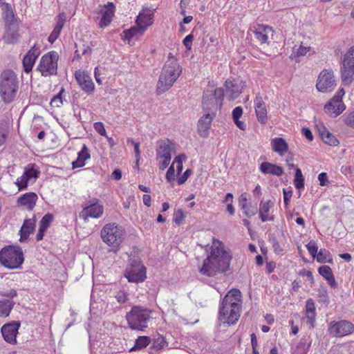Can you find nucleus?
Instances as JSON below:
<instances>
[{"mask_svg": "<svg viewBox=\"0 0 354 354\" xmlns=\"http://www.w3.org/2000/svg\"><path fill=\"white\" fill-rule=\"evenodd\" d=\"M37 198L36 194L28 192L19 197L17 202L21 205L26 206L28 209L32 210L35 206Z\"/></svg>", "mask_w": 354, "mask_h": 354, "instance_id": "nucleus-31", "label": "nucleus"}, {"mask_svg": "<svg viewBox=\"0 0 354 354\" xmlns=\"http://www.w3.org/2000/svg\"><path fill=\"white\" fill-rule=\"evenodd\" d=\"M152 18L151 14L143 11L140 12L136 19L137 26L140 28V34L142 35L147 28L151 25Z\"/></svg>", "mask_w": 354, "mask_h": 354, "instance_id": "nucleus-29", "label": "nucleus"}, {"mask_svg": "<svg viewBox=\"0 0 354 354\" xmlns=\"http://www.w3.org/2000/svg\"><path fill=\"white\" fill-rule=\"evenodd\" d=\"M24 261L22 249L19 246L8 245L0 251V263L9 269H17Z\"/></svg>", "mask_w": 354, "mask_h": 354, "instance_id": "nucleus-6", "label": "nucleus"}, {"mask_svg": "<svg viewBox=\"0 0 354 354\" xmlns=\"http://www.w3.org/2000/svg\"><path fill=\"white\" fill-rule=\"evenodd\" d=\"M39 171L35 168L33 164H28L26 167L24 172L21 176L17 178V185L19 190L24 189L27 187L28 181L32 178H38Z\"/></svg>", "mask_w": 354, "mask_h": 354, "instance_id": "nucleus-16", "label": "nucleus"}, {"mask_svg": "<svg viewBox=\"0 0 354 354\" xmlns=\"http://www.w3.org/2000/svg\"><path fill=\"white\" fill-rule=\"evenodd\" d=\"M294 184L295 188L297 189H301L304 187V178L301 169L299 168H297L295 171Z\"/></svg>", "mask_w": 354, "mask_h": 354, "instance_id": "nucleus-40", "label": "nucleus"}, {"mask_svg": "<svg viewBox=\"0 0 354 354\" xmlns=\"http://www.w3.org/2000/svg\"><path fill=\"white\" fill-rule=\"evenodd\" d=\"M315 258L321 263L332 261V259L330 257V252L326 249H320Z\"/></svg>", "mask_w": 354, "mask_h": 354, "instance_id": "nucleus-39", "label": "nucleus"}, {"mask_svg": "<svg viewBox=\"0 0 354 354\" xmlns=\"http://www.w3.org/2000/svg\"><path fill=\"white\" fill-rule=\"evenodd\" d=\"M247 199L245 197H243V195H241V208L244 210L243 211V213L244 214L248 217V218H250L252 217V216L255 215L256 213H257V209H250L248 205H247Z\"/></svg>", "mask_w": 354, "mask_h": 354, "instance_id": "nucleus-42", "label": "nucleus"}, {"mask_svg": "<svg viewBox=\"0 0 354 354\" xmlns=\"http://www.w3.org/2000/svg\"><path fill=\"white\" fill-rule=\"evenodd\" d=\"M128 142H131L133 145L134 151H135L136 157V159H137L136 160H137V162H138L139 161L140 158V149H139L140 144L138 142H136L132 139L129 140Z\"/></svg>", "mask_w": 354, "mask_h": 354, "instance_id": "nucleus-57", "label": "nucleus"}, {"mask_svg": "<svg viewBox=\"0 0 354 354\" xmlns=\"http://www.w3.org/2000/svg\"><path fill=\"white\" fill-rule=\"evenodd\" d=\"M124 277L129 282H142L146 278V268L139 259H131L125 270Z\"/></svg>", "mask_w": 354, "mask_h": 354, "instance_id": "nucleus-10", "label": "nucleus"}, {"mask_svg": "<svg viewBox=\"0 0 354 354\" xmlns=\"http://www.w3.org/2000/svg\"><path fill=\"white\" fill-rule=\"evenodd\" d=\"M104 212L103 206L98 203L97 199L89 202V204L83 207L80 213V217L84 220H87L88 217L98 218Z\"/></svg>", "mask_w": 354, "mask_h": 354, "instance_id": "nucleus-13", "label": "nucleus"}, {"mask_svg": "<svg viewBox=\"0 0 354 354\" xmlns=\"http://www.w3.org/2000/svg\"><path fill=\"white\" fill-rule=\"evenodd\" d=\"M254 34L257 40L261 44H268L269 38L273 36V29L269 26L257 24L254 27Z\"/></svg>", "mask_w": 354, "mask_h": 354, "instance_id": "nucleus-18", "label": "nucleus"}, {"mask_svg": "<svg viewBox=\"0 0 354 354\" xmlns=\"http://www.w3.org/2000/svg\"><path fill=\"white\" fill-rule=\"evenodd\" d=\"M224 90L221 88H207L203 96V107L205 110L213 111L220 109L222 106Z\"/></svg>", "mask_w": 354, "mask_h": 354, "instance_id": "nucleus-9", "label": "nucleus"}, {"mask_svg": "<svg viewBox=\"0 0 354 354\" xmlns=\"http://www.w3.org/2000/svg\"><path fill=\"white\" fill-rule=\"evenodd\" d=\"M65 21L66 15L64 12H62L57 17L55 26L62 29L64 26Z\"/></svg>", "mask_w": 354, "mask_h": 354, "instance_id": "nucleus-52", "label": "nucleus"}, {"mask_svg": "<svg viewBox=\"0 0 354 354\" xmlns=\"http://www.w3.org/2000/svg\"><path fill=\"white\" fill-rule=\"evenodd\" d=\"M53 215L50 214H47L42 217L41 220L39 222V225L48 229L50 224L53 221Z\"/></svg>", "mask_w": 354, "mask_h": 354, "instance_id": "nucleus-48", "label": "nucleus"}, {"mask_svg": "<svg viewBox=\"0 0 354 354\" xmlns=\"http://www.w3.org/2000/svg\"><path fill=\"white\" fill-rule=\"evenodd\" d=\"M193 39H194V35L192 34L188 35L183 39V43L187 49L190 50L192 48Z\"/></svg>", "mask_w": 354, "mask_h": 354, "instance_id": "nucleus-54", "label": "nucleus"}, {"mask_svg": "<svg viewBox=\"0 0 354 354\" xmlns=\"http://www.w3.org/2000/svg\"><path fill=\"white\" fill-rule=\"evenodd\" d=\"M46 230H47L46 228L39 225V230H38V232L36 236L37 241H41L43 239Z\"/></svg>", "mask_w": 354, "mask_h": 354, "instance_id": "nucleus-63", "label": "nucleus"}, {"mask_svg": "<svg viewBox=\"0 0 354 354\" xmlns=\"http://www.w3.org/2000/svg\"><path fill=\"white\" fill-rule=\"evenodd\" d=\"M117 301L121 304H125L128 301V294L124 291H119L115 296Z\"/></svg>", "mask_w": 354, "mask_h": 354, "instance_id": "nucleus-49", "label": "nucleus"}, {"mask_svg": "<svg viewBox=\"0 0 354 354\" xmlns=\"http://www.w3.org/2000/svg\"><path fill=\"white\" fill-rule=\"evenodd\" d=\"M172 149L173 144L171 143L170 141L167 140L162 142L157 149V158L171 157Z\"/></svg>", "mask_w": 354, "mask_h": 354, "instance_id": "nucleus-34", "label": "nucleus"}, {"mask_svg": "<svg viewBox=\"0 0 354 354\" xmlns=\"http://www.w3.org/2000/svg\"><path fill=\"white\" fill-rule=\"evenodd\" d=\"M174 173L175 169L174 167V163L169 167L167 173H166V179L168 182H171L174 180Z\"/></svg>", "mask_w": 354, "mask_h": 354, "instance_id": "nucleus-55", "label": "nucleus"}, {"mask_svg": "<svg viewBox=\"0 0 354 354\" xmlns=\"http://www.w3.org/2000/svg\"><path fill=\"white\" fill-rule=\"evenodd\" d=\"M35 227V219H26L19 231V241L21 243L26 241L28 239L30 234L33 232Z\"/></svg>", "mask_w": 354, "mask_h": 354, "instance_id": "nucleus-27", "label": "nucleus"}, {"mask_svg": "<svg viewBox=\"0 0 354 354\" xmlns=\"http://www.w3.org/2000/svg\"><path fill=\"white\" fill-rule=\"evenodd\" d=\"M94 129L100 135L102 136H106V132L104 126L102 122H95L94 124Z\"/></svg>", "mask_w": 354, "mask_h": 354, "instance_id": "nucleus-53", "label": "nucleus"}, {"mask_svg": "<svg viewBox=\"0 0 354 354\" xmlns=\"http://www.w3.org/2000/svg\"><path fill=\"white\" fill-rule=\"evenodd\" d=\"M39 54V47H37L36 44H34L23 59V66L26 73H29L32 71L34 64Z\"/></svg>", "mask_w": 354, "mask_h": 354, "instance_id": "nucleus-20", "label": "nucleus"}, {"mask_svg": "<svg viewBox=\"0 0 354 354\" xmlns=\"http://www.w3.org/2000/svg\"><path fill=\"white\" fill-rule=\"evenodd\" d=\"M167 345V344L165 340L164 337L161 336L156 338L153 342V347L157 349H161Z\"/></svg>", "mask_w": 354, "mask_h": 354, "instance_id": "nucleus-51", "label": "nucleus"}, {"mask_svg": "<svg viewBox=\"0 0 354 354\" xmlns=\"http://www.w3.org/2000/svg\"><path fill=\"white\" fill-rule=\"evenodd\" d=\"M317 129L320 138L326 144L331 146H337L339 144L336 137L330 133L324 125H317Z\"/></svg>", "mask_w": 354, "mask_h": 354, "instance_id": "nucleus-25", "label": "nucleus"}, {"mask_svg": "<svg viewBox=\"0 0 354 354\" xmlns=\"http://www.w3.org/2000/svg\"><path fill=\"white\" fill-rule=\"evenodd\" d=\"M64 92V88H62L59 93L55 95L50 100V105L53 107H60L63 104V100L62 97V93Z\"/></svg>", "mask_w": 354, "mask_h": 354, "instance_id": "nucleus-43", "label": "nucleus"}, {"mask_svg": "<svg viewBox=\"0 0 354 354\" xmlns=\"http://www.w3.org/2000/svg\"><path fill=\"white\" fill-rule=\"evenodd\" d=\"M318 271L319 274L326 280L333 274L331 268L328 266H322L319 267Z\"/></svg>", "mask_w": 354, "mask_h": 354, "instance_id": "nucleus-44", "label": "nucleus"}, {"mask_svg": "<svg viewBox=\"0 0 354 354\" xmlns=\"http://www.w3.org/2000/svg\"><path fill=\"white\" fill-rule=\"evenodd\" d=\"M122 39L124 40H130L136 35H140V28L138 26L132 27L130 29L125 30L122 33Z\"/></svg>", "mask_w": 354, "mask_h": 354, "instance_id": "nucleus-41", "label": "nucleus"}, {"mask_svg": "<svg viewBox=\"0 0 354 354\" xmlns=\"http://www.w3.org/2000/svg\"><path fill=\"white\" fill-rule=\"evenodd\" d=\"M241 292L236 288L230 290L223 297L219 308V319L229 325L234 324L240 317L242 304Z\"/></svg>", "mask_w": 354, "mask_h": 354, "instance_id": "nucleus-2", "label": "nucleus"}, {"mask_svg": "<svg viewBox=\"0 0 354 354\" xmlns=\"http://www.w3.org/2000/svg\"><path fill=\"white\" fill-rule=\"evenodd\" d=\"M336 84L333 71L324 69L318 76L316 88L319 92L328 93L335 89Z\"/></svg>", "mask_w": 354, "mask_h": 354, "instance_id": "nucleus-11", "label": "nucleus"}, {"mask_svg": "<svg viewBox=\"0 0 354 354\" xmlns=\"http://www.w3.org/2000/svg\"><path fill=\"white\" fill-rule=\"evenodd\" d=\"M59 55L55 51H50L44 55L37 66V71L43 77L56 75Z\"/></svg>", "mask_w": 354, "mask_h": 354, "instance_id": "nucleus-8", "label": "nucleus"}, {"mask_svg": "<svg viewBox=\"0 0 354 354\" xmlns=\"http://www.w3.org/2000/svg\"><path fill=\"white\" fill-rule=\"evenodd\" d=\"M316 308L314 301L312 299H308L306 302V313L305 319L307 324H309L310 328L314 327V323L316 318Z\"/></svg>", "mask_w": 354, "mask_h": 354, "instance_id": "nucleus-28", "label": "nucleus"}, {"mask_svg": "<svg viewBox=\"0 0 354 354\" xmlns=\"http://www.w3.org/2000/svg\"><path fill=\"white\" fill-rule=\"evenodd\" d=\"M274 206V203L271 201H268L267 202L263 203L261 201L259 205V217L262 222H266L268 220V212Z\"/></svg>", "mask_w": 354, "mask_h": 354, "instance_id": "nucleus-35", "label": "nucleus"}, {"mask_svg": "<svg viewBox=\"0 0 354 354\" xmlns=\"http://www.w3.org/2000/svg\"><path fill=\"white\" fill-rule=\"evenodd\" d=\"M19 34L18 30L9 28L3 35V40L6 44H15L18 41Z\"/></svg>", "mask_w": 354, "mask_h": 354, "instance_id": "nucleus-37", "label": "nucleus"}, {"mask_svg": "<svg viewBox=\"0 0 354 354\" xmlns=\"http://www.w3.org/2000/svg\"><path fill=\"white\" fill-rule=\"evenodd\" d=\"M17 291L15 289H11L7 292H0V295L12 299L17 296Z\"/></svg>", "mask_w": 354, "mask_h": 354, "instance_id": "nucleus-62", "label": "nucleus"}, {"mask_svg": "<svg viewBox=\"0 0 354 354\" xmlns=\"http://www.w3.org/2000/svg\"><path fill=\"white\" fill-rule=\"evenodd\" d=\"M124 235L122 227L115 223L105 225L101 230L102 241L109 246L118 247L122 242Z\"/></svg>", "mask_w": 354, "mask_h": 354, "instance_id": "nucleus-7", "label": "nucleus"}, {"mask_svg": "<svg viewBox=\"0 0 354 354\" xmlns=\"http://www.w3.org/2000/svg\"><path fill=\"white\" fill-rule=\"evenodd\" d=\"M254 104L257 120L262 124H266L268 120V111L263 97L259 93L256 95Z\"/></svg>", "mask_w": 354, "mask_h": 354, "instance_id": "nucleus-19", "label": "nucleus"}, {"mask_svg": "<svg viewBox=\"0 0 354 354\" xmlns=\"http://www.w3.org/2000/svg\"><path fill=\"white\" fill-rule=\"evenodd\" d=\"M185 215L183 211L180 209L176 211L174 214V222L176 225L179 226L184 220Z\"/></svg>", "mask_w": 354, "mask_h": 354, "instance_id": "nucleus-47", "label": "nucleus"}, {"mask_svg": "<svg viewBox=\"0 0 354 354\" xmlns=\"http://www.w3.org/2000/svg\"><path fill=\"white\" fill-rule=\"evenodd\" d=\"M245 86V83L241 80H227L225 83V95L230 100H234L240 95Z\"/></svg>", "mask_w": 354, "mask_h": 354, "instance_id": "nucleus-15", "label": "nucleus"}, {"mask_svg": "<svg viewBox=\"0 0 354 354\" xmlns=\"http://www.w3.org/2000/svg\"><path fill=\"white\" fill-rule=\"evenodd\" d=\"M151 310L140 306H134L127 313L126 319L132 330L144 331L151 320Z\"/></svg>", "mask_w": 354, "mask_h": 354, "instance_id": "nucleus-5", "label": "nucleus"}, {"mask_svg": "<svg viewBox=\"0 0 354 354\" xmlns=\"http://www.w3.org/2000/svg\"><path fill=\"white\" fill-rule=\"evenodd\" d=\"M75 77L81 88L87 94L94 91L95 86L91 77L84 71L78 70L75 73Z\"/></svg>", "mask_w": 354, "mask_h": 354, "instance_id": "nucleus-17", "label": "nucleus"}, {"mask_svg": "<svg viewBox=\"0 0 354 354\" xmlns=\"http://www.w3.org/2000/svg\"><path fill=\"white\" fill-rule=\"evenodd\" d=\"M151 342L150 337L148 336H140L136 339L134 346L130 349V351L140 350L147 347Z\"/></svg>", "mask_w": 354, "mask_h": 354, "instance_id": "nucleus-38", "label": "nucleus"}, {"mask_svg": "<svg viewBox=\"0 0 354 354\" xmlns=\"http://www.w3.org/2000/svg\"><path fill=\"white\" fill-rule=\"evenodd\" d=\"M77 158L72 162L73 168H79L85 165V161L90 158L87 147L84 145L81 151L77 153Z\"/></svg>", "mask_w": 354, "mask_h": 354, "instance_id": "nucleus-33", "label": "nucleus"}, {"mask_svg": "<svg viewBox=\"0 0 354 354\" xmlns=\"http://www.w3.org/2000/svg\"><path fill=\"white\" fill-rule=\"evenodd\" d=\"M345 124L354 129V111L350 113L344 120Z\"/></svg>", "mask_w": 354, "mask_h": 354, "instance_id": "nucleus-58", "label": "nucleus"}, {"mask_svg": "<svg viewBox=\"0 0 354 354\" xmlns=\"http://www.w3.org/2000/svg\"><path fill=\"white\" fill-rule=\"evenodd\" d=\"M20 327V322L13 321L3 325L1 332L4 340L10 344H15L17 343V335Z\"/></svg>", "mask_w": 354, "mask_h": 354, "instance_id": "nucleus-14", "label": "nucleus"}, {"mask_svg": "<svg viewBox=\"0 0 354 354\" xmlns=\"http://www.w3.org/2000/svg\"><path fill=\"white\" fill-rule=\"evenodd\" d=\"M328 330L333 336L342 337L354 332V324L344 319L333 321L329 324Z\"/></svg>", "mask_w": 354, "mask_h": 354, "instance_id": "nucleus-12", "label": "nucleus"}, {"mask_svg": "<svg viewBox=\"0 0 354 354\" xmlns=\"http://www.w3.org/2000/svg\"><path fill=\"white\" fill-rule=\"evenodd\" d=\"M341 75L342 83L344 85H350L354 80V62L343 60Z\"/></svg>", "mask_w": 354, "mask_h": 354, "instance_id": "nucleus-22", "label": "nucleus"}, {"mask_svg": "<svg viewBox=\"0 0 354 354\" xmlns=\"http://www.w3.org/2000/svg\"><path fill=\"white\" fill-rule=\"evenodd\" d=\"M243 114V109L241 106L234 108L232 111V118L234 121H237Z\"/></svg>", "mask_w": 354, "mask_h": 354, "instance_id": "nucleus-56", "label": "nucleus"}, {"mask_svg": "<svg viewBox=\"0 0 354 354\" xmlns=\"http://www.w3.org/2000/svg\"><path fill=\"white\" fill-rule=\"evenodd\" d=\"M102 17L99 23L100 28H104L110 24L114 15V7L113 3H109L100 11Z\"/></svg>", "mask_w": 354, "mask_h": 354, "instance_id": "nucleus-24", "label": "nucleus"}, {"mask_svg": "<svg viewBox=\"0 0 354 354\" xmlns=\"http://www.w3.org/2000/svg\"><path fill=\"white\" fill-rule=\"evenodd\" d=\"M183 160L186 159L185 155H184V154L178 155L175 157L174 160L173 162L174 164V163L177 164L176 167H177L178 173L181 172L183 170Z\"/></svg>", "mask_w": 354, "mask_h": 354, "instance_id": "nucleus-50", "label": "nucleus"}, {"mask_svg": "<svg viewBox=\"0 0 354 354\" xmlns=\"http://www.w3.org/2000/svg\"><path fill=\"white\" fill-rule=\"evenodd\" d=\"M191 173H192L191 169H187L184 172V174L180 178H178V183L179 185L183 184L187 180V179L188 178L189 176L190 175Z\"/></svg>", "mask_w": 354, "mask_h": 354, "instance_id": "nucleus-61", "label": "nucleus"}, {"mask_svg": "<svg viewBox=\"0 0 354 354\" xmlns=\"http://www.w3.org/2000/svg\"><path fill=\"white\" fill-rule=\"evenodd\" d=\"M15 303L11 299L0 300V317H6L9 316Z\"/></svg>", "mask_w": 354, "mask_h": 354, "instance_id": "nucleus-36", "label": "nucleus"}, {"mask_svg": "<svg viewBox=\"0 0 354 354\" xmlns=\"http://www.w3.org/2000/svg\"><path fill=\"white\" fill-rule=\"evenodd\" d=\"M270 145L272 150L280 156H283L288 150V145L282 138H274L271 140Z\"/></svg>", "mask_w": 354, "mask_h": 354, "instance_id": "nucleus-32", "label": "nucleus"}, {"mask_svg": "<svg viewBox=\"0 0 354 354\" xmlns=\"http://www.w3.org/2000/svg\"><path fill=\"white\" fill-rule=\"evenodd\" d=\"M306 248L309 254L312 256L313 258L315 259L318 252V247L316 243L314 241H310L306 245Z\"/></svg>", "mask_w": 354, "mask_h": 354, "instance_id": "nucleus-46", "label": "nucleus"}, {"mask_svg": "<svg viewBox=\"0 0 354 354\" xmlns=\"http://www.w3.org/2000/svg\"><path fill=\"white\" fill-rule=\"evenodd\" d=\"M318 180L319 181V185L321 186L326 185L328 182L327 174L325 172H322V173L319 174L318 176Z\"/></svg>", "mask_w": 354, "mask_h": 354, "instance_id": "nucleus-59", "label": "nucleus"}, {"mask_svg": "<svg viewBox=\"0 0 354 354\" xmlns=\"http://www.w3.org/2000/svg\"><path fill=\"white\" fill-rule=\"evenodd\" d=\"M209 249V254L204 260L200 272L207 277H214L218 273L227 271L232 259L230 249L225 248L222 241L215 238H212Z\"/></svg>", "mask_w": 354, "mask_h": 354, "instance_id": "nucleus-1", "label": "nucleus"}, {"mask_svg": "<svg viewBox=\"0 0 354 354\" xmlns=\"http://www.w3.org/2000/svg\"><path fill=\"white\" fill-rule=\"evenodd\" d=\"M214 117V114L212 115L209 113L204 114L198 122V133L201 137L205 138L209 134V129L210 128L211 123Z\"/></svg>", "mask_w": 354, "mask_h": 354, "instance_id": "nucleus-23", "label": "nucleus"}, {"mask_svg": "<svg viewBox=\"0 0 354 354\" xmlns=\"http://www.w3.org/2000/svg\"><path fill=\"white\" fill-rule=\"evenodd\" d=\"M302 133L309 141H312L313 140L312 132L308 128H303Z\"/></svg>", "mask_w": 354, "mask_h": 354, "instance_id": "nucleus-64", "label": "nucleus"}, {"mask_svg": "<svg viewBox=\"0 0 354 354\" xmlns=\"http://www.w3.org/2000/svg\"><path fill=\"white\" fill-rule=\"evenodd\" d=\"M181 73V66L178 63L177 59L173 56L172 53H169L168 59L162 68L157 83V93L161 94L169 90L180 77Z\"/></svg>", "mask_w": 354, "mask_h": 354, "instance_id": "nucleus-3", "label": "nucleus"}, {"mask_svg": "<svg viewBox=\"0 0 354 354\" xmlns=\"http://www.w3.org/2000/svg\"><path fill=\"white\" fill-rule=\"evenodd\" d=\"M19 88V80L15 73L10 69L3 71L0 75V96L5 103H11Z\"/></svg>", "mask_w": 354, "mask_h": 354, "instance_id": "nucleus-4", "label": "nucleus"}, {"mask_svg": "<svg viewBox=\"0 0 354 354\" xmlns=\"http://www.w3.org/2000/svg\"><path fill=\"white\" fill-rule=\"evenodd\" d=\"M162 160L160 162L159 168L161 170L165 169L170 163L171 157L161 158Z\"/></svg>", "mask_w": 354, "mask_h": 354, "instance_id": "nucleus-60", "label": "nucleus"}, {"mask_svg": "<svg viewBox=\"0 0 354 354\" xmlns=\"http://www.w3.org/2000/svg\"><path fill=\"white\" fill-rule=\"evenodd\" d=\"M308 52H312L313 54L315 53V51L312 50L311 47L304 46L301 43L299 46L297 45L293 46L292 53L289 57L291 60H294L295 62H299V58L306 55Z\"/></svg>", "mask_w": 354, "mask_h": 354, "instance_id": "nucleus-30", "label": "nucleus"}, {"mask_svg": "<svg viewBox=\"0 0 354 354\" xmlns=\"http://www.w3.org/2000/svg\"><path fill=\"white\" fill-rule=\"evenodd\" d=\"M259 170L264 174H271L276 176H281L283 173L281 167L268 162H262L260 165Z\"/></svg>", "mask_w": 354, "mask_h": 354, "instance_id": "nucleus-26", "label": "nucleus"}, {"mask_svg": "<svg viewBox=\"0 0 354 354\" xmlns=\"http://www.w3.org/2000/svg\"><path fill=\"white\" fill-rule=\"evenodd\" d=\"M269 241L272 244V246L275 253L280 254L283 251L282 248L281 247L276 237L273 234L270 236Z\"/></svg>", "mask_w": 354, "mask_h": 354, "instance_id": "nucleus-45", "label": "nucleus"}, {"mask_svg": "<svg viewBox=\"0 0 354 354\" xmlns=\"http://www.w3.org/2000/svg\"><path fill=\"white\" fill-rule=\"evenodd\" d=\"M338 97H333L325 106L324 111L326 113L336 117L340 115L346 106L342 100H338Z\"/></svg>", "mask_w": 354, "mask_h": 354, "instance_id": "nucleus-21", "label": "nucleus"}]
</instances>
